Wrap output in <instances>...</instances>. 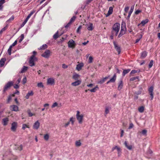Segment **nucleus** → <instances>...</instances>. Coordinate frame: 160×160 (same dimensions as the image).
<instances>
[{
	"mask_svg": "<svg viewBox=\"0 0 160 160\" xmlns=\"http://www.w3.org/2000/svg\"><path fill=\"white\" fill-rule=\"evenodd\" d=\"M120 28V24L118 23H115L112 26L111 32V34H115L117 36Z\"/></svg>",
	"mask_w": 160,
	"mask_h": 160,
	"instance_id": "1",
	"label": "nucleus"
},
{
	"mask_svg": "<svg viewBox=\"0 0 160 160\" xmlns=\"http://www.w3.org/2000/svg\"><path fill=\"white\" fill-rule=\"evenodd\" d=\"M37 60V58L34 55H32L30 57L29 61L30 66L31 67L35 66V64L34 62Z\"/></svg>",
	"mask_w": 160,
	"mask_h": 160,
	"instance_id": "2",
	"label": "nucleus"
},
{
	"mask_svg": "<svg viewBox=\"0 0 160 160\" xmlns=\"http://www.w3.org/2000/svg\"><path fill=\"white\" fill-rule=\"evenodd\" d=\"M77 113L76 115L77 119L78 121V123L81 124L82 122L83 115L82 114L80 115V112L78 111H77Z\"/></svg>",
	"mask_w": 160,
	"mask_h": 160,
	"instance_id": "3",
	"label": "nucleus"
},
{
	"mask_svg": "<svg viewBox=\"0 0 160 160\" xmlns=\"http://www.w3.org/2000/svg\"><path fill=\"white\" fill-rule=\"evenodd\" d=\"M123 25L122 24V27L121 30L119 34L118 37V38H120L122 35L124 34L125 33V31L126 30V28L125 26V25L124 26V28H123L122 26Z\"/></svg>",
	"mask_w": 160,
	"mask_h": 160,
	"instance_id": "4",
	"label": "nucleus"
},
{
	"mask_svg": "<svg viewBox=\"0 0 160 160\" xmlns=\"http://www.w3.org/2000/svg\"><path fill=\"white\" fill-rule=\"evenodd\" d=\"M13 85V83L12 82H8L5 86L3 90V92H5L8 89L10 88Z\"/></svg>",
	"mask_w": 160,
	"mask_h": 160,
	"instance_id": "5",
	"label": "nucleus"
},
{
	"mask_svg": "<svg viewBox=\"0 0 160 160\" xmlns=\"http://www.w3.org/2000/svg\"><path fill=\"white\" fill-rule=\"evenodd\" d=\"M68 46L70 48H74L76 44L72 39L70 40L68 42Z\"/></svg>",
	"mask_w": 160,
	"mask_h": 160,
	"instance_id": "6",
	"label": "nucleus"
},
{
	"mask_svg": "<svg viewBox=\"0 0 160 160\" xmlns=\"http://www.w3.org/2000/svg\"><path fill=\"white\" fill-rule=\"evenodd\" d=\"M50 55V51L47 49L45 51L42 55V56L46 58H48Z\"/></svg>",
	"mask_w": 160,
	"mask_h": 160,
	"instance_id": "7",
	"label": "nucleus"
},
{
	"mask_svg": "<svg viewBox=\"0 0 160 160\" xmlns=\"http://www.w3.org/2000/svg\"><path fill=\"white\" fill-rule=\"evenodd\" d=\"M148 92L149 93L150 96V98H151V100H152L153 98V87L152 86L148 88Z\"/></svg>",
	"mask_w": 160,
	"mask_h": 160,
	"instance_id": "8",
	"label": "nucleus"
},
{
	"mask_svg": "<svg viewBox=\"0 0 160 160\" xmlns=\"http://www.w3.org/2000/svg\"><path fill=\"white\" fill-rule=\"evenodd\" d=\"M17 123L16 122H13L12 124L11 129L12 131L15 132L17 127Z\"/></svg>",
	"mask_w": 160,
	"mask_h": 160,
	"instance_id": "9",
	"label": "nucleus"
},
{
	"mask_svg": "<svg viewBox=\"0 0 160 160\" xmlns=\"http://www.w3.org/2000/svg\"><path fill=\"white\" fill-rule=\"evenodd\" d=\"M113 44H114L115 48L117 51L118 54H119L121 52V48L117 44H116L115 41L113 42Z\"/></svg>",
	"mask_w": 160,
	"mask_h": 160,
	"instance_id": "10",
	"label": "nucleus"
},
{
	"mask_svg": "<svg viewBox=\"0 0 160 160\" xmlns=\"http://www.w3.org/2000/svg\"><path fill=\"white\" fill-rule=\"evenodd\" d=\"M47 83L48 84L52 85L54 84V80L52 78H49L47 80Z\"/></svg>",
	"mask_w": 160,
	"mask_h": 160,
	"instance_id": "11",
	"label": "nucleus"
},
{
	"mask_svg": "<svg viewBox=\"0 0 160 160\" xmlns=\"http://www.w3.org/2000/svg\"><path fill=\"white\" fill-rule=\"evenodd\" d=\"M116 79V74H115L113 77L109 81L107 82V84H108L110 82H115Z\"/></svg>",
	"mask_w": 160,
	"mask_h": 160,
	"instance_id": "12",
	"label": "nucleus"
},
{
	"mask_svg": "<svg viewBox=\"0 0 160 160\" xmlns=\"http://www.w3.org/2000/svg\"><path fill=\"white\" fill-rule=\"evenodd\" d=\"M9 119L8 118H4L2 120V124L4 126H6L8 124Z\"/></svg>",
	"mask_w": 160,
	"mask_h": 160,
	"instance_id": "13",
	"label": "nucleus"
},
{
	"mask_svg": "<svg viewBox=\"0 0 160 160\" xmlns=\"http://www.w3.org/2000/svg\"><path fill=\"white\" fill-rule=\"evenodd\" d=\"M39 126L40 123L38 122V121H37L34 124L33 128L35 129H38L39 128Z\"/></svg>",
	"mask_w": 160,
	"mask_h": 160,
	"instance_id": "14",
	"label": "nucleus"
},
{
	"mask_svg": "<svg viewBox=\"0 0 160 160\" xmlns=\"http://www.w3.org/2000/svg\"><path fill=\"white\" fill-rule=\"evenodd\" d=\"M134 8V6L133 5L131 7V8H130V10L129 11V12L128 13V15L127 18V19L128 20L129 19L130 17L131 16V15L133 11Z\"/></svg>",
	"mask_w": 160,
	"mask_h": 160,
	"instance_id": "15",
	"label": "nucleus"
},
{
	"mask_svg": "<svg viewBox=\"0 0 160 160\" xmlns=\"http://www.w3.org/2000/svg\"><path fill=\"white\" fill-rule=\"evenodd\" d=\"M76 81L72 82L71 85L72 86H76L80 85L81 82V81L80 80H76Z\"/></svg>",
	"mask_w": 160,
	"mask_h": 160,
	"instance_id": "16",
	"label": "nucleus"
},
{
	"mask_svg": "<svg viewBox=\"0 0 160 160\" xmlns=\"http://www.w3.org/2000/svg\"><path fill=\"white\" fill-rule=\"evenodd\" d=\"M6 60V58H2L0 60V67H2L4 65Z\"/></svg>",
	"mask_w": 160,
	"mask_h": 160,
	"instance_id": "17",
	"label": "nucleus"
},
{
	"mask_svg": "<svg viewBox=\"0 0 160 160\" xmlns=\"http://www.w3.org/2000/svg\"><path fill=\"white\" fill-rule=\"evenodd\" d=\"M147 132V130H143L142 132L139 131L137 133V136L138 137L139 135H140L141 134L144 135H146Z\"/></svg>",
	"mask_w": 160,
	"mask_h": 160,
	"instance_id": "18",
	"label": "nucleus"
},
{
	"mask_svg": "<svg viewBox=\"0 0 160 160\" xmlns=\"http://www.w3.org/2000/svg\"><path fill=\"white\" fill-rule=\"evenodd\" d=\"M123 85V82L122 80H120L119 83H118V90H120L122 88Z\"/></svg>",
	"mask_w": 160,
	"mask_h": 160,
	"instance_id": "19",
	"label": "nucleus"
},
{
	"mask_svg": "<svg viewBox=\"0 0 160 160\" xmlns=\"http://www.w3.org/2000/svg\"><path fill=\"white\" fill-rule=\"evenodd\" d=\"M115 149H117L118 152V154H119V153L121 152V149L120 148L118 147L117 146H115L114 147H113L112 149V151H113Z\"/></svg>",
	"mask_w": 160,
	"mask_h": 160,
	"instance_id": "20",
	"label": "nucleus"
},
{
	"mask_svg": "<svg viewBox=\"0 0 160 160\" xmlns=\"http://www.w3.org/2000/svg\"><path fill=\"white\" fill-rule=\"evenodd\" d=\"M11 107L12 108V110L13 111H17L18 110V108L16 105H12L11 106Z\"/></svg>",
	"mask_w": 160,
	"mask_h": 160,
	"instance_id": "21",
	"label": "nucleus"
},
{
	"mask_svg": "<svg viewBox=\"0 0 160 160\" xmlns=\"http://www.w3.org/2000/svg\"><path fill=\"white\" fill-rule=\"evenodd\" d=\"M131 71L130 69H124L122 74L123 77L126 74L128 73Z\"/></svg>",
	"mask_w": 160,
	"mask_h": 160,
	"instance_id": "22",
	"label": "nucleus"
},
{
	"mask_svg": "<svg viewBox=\"0 0 160 160\" xmlns=\"http://www.w3.org/2000/svg\"><path fill=\"white\" fill-rule=\"evenodd\" d=\"M33 93L32 91H31V92H28L25 96V98L27 99H28L29 98L30 96H32L33 95Z\"/></svg>",
	"mask_w": 160,
	"mask_h": 160,
	"instance_id": "23",
	"label": "nucleus"
},
{
	"mask_svg": "<svg viewBox=\"0 0 160 160\" xmlns=\"http://www.w3.org/2000/svg\"><path fill=\"white\" fill-rule=\"evenodd\" d=\"M83 66V64L82 63L80 64H78L77 65L76 69L78 71L81 70Z\"/></svg>",
	"mask_w": 160,
	"mask_h": 160,
	"instance_id": "24",
	"label": "nucleus"
},
{
	"mask_svg": "<svg viewBox=\"0 0 160 160\" xmlns=\"http://www.w3.org/2000/svg\"><path fill=\"white\" fill-rule=\"evenodd\" d=\"M113 12V8L112 7H110L109 8V10L108 11V13L106 15V17H108L110 14L112 13Z\"/></svg>",
	"mask_w": 160,
	"mask_h": 160,
	"instance_id": "25",
	"label": "nucleus"
},
{
	"mask_svg": "<svg viewBox=\"0 0 160 160\" xmlns=\"http://www.w3.org/2000/svg\"><path fill=\"white\" fill-rule=\"evenodd\" d=\"M147 52L146 51H144L142 52L141 58L142 59L144 58L147 56Z\"/></svg>",
	"mask_w": 160,
	"mask_h": 160,
	"instance_id": "26",
	"label": "nucleus"
},
{
	"mask_svg": "<svg viewBox=\"0 0 160 160\" xmlns=\"http://www.w3.org/2000/svg\"><path fill=\"white\" fill-rule=\"evenodd\" d=\"M125 147L129 150H131L132 149V145H128L127 141H125L124 143Z\"/></svg>",
	"mask_w": 160,
	"mask_h": 160,
	"instance_id": "27",
	"label": "nucleus"
},
{
	"mask_svg": "<svg viewBox=\"0 0 160 160\" xmlns=\"http://www.w3.org/2000/svg\"><path fill=\"white\" fill-rule=\"evenodd\" d=\"M89 26L87 28V29L89 31H92L93 30V24L89 22Z\"/></svg>",
	"mask_w": 160,
	"mask_h": 160,
	"instance_id": "28",
	"label": "nucleus"
},
{
	"mask_svg": "<svg viewBox=\"0 0 160 160\" xmlns=\"http://www.w3.org/2000/svg\"><path fill=\"white\" fill-rule=\"evenodd\" d=\"M98 89V86L97 85L95 87L91 89H88V90L90 91L91 92H95L96 90H97V89Z\"/></svg>",
	"mask_w": 160,
	"mask_h": 160,
	"instance_id": "29",
	"label": "nucleus"
},
{
	"mask_svg": "<svg viewBox=\"0 0 160 160\" xmlns=\"http://www.w3.org/2000/svg\"><path fill=\"white\" fill-rule=\"evenodd\" d=\"M27 69L28 67L25 66H23V68L22 69L21 71L20 72L21 73H24L27 70Z\"/></svg>",
	"mask_w": 160,
	"mask_h": 160,
	"instance_id": "30",
	"label": "nucleus"
},
{
	"mask_svg": "<svg viewBox=\"0 0 160 160\" xmlns=\"http://www.w3.org/2000/svg\"><path fill=\"white\" fill-rule=\"evenodd\" d=\"M29 18H30L29 17V16H27L26 18L25 19L24 21L23 22L22 24L21 25V27H23L25 25V24L28 21V20Z\"/></svg>",
	"mask_w": 160,
	"mask_h": 160,
	"instance_id": "31",
	"label": "nucleus"
},
{
	"mask_svg": "<svg viewBox=\"0 0 160 160\" xmlns=\"http://www.w3.org/2000/svg\"><path fill=\"white\" fill-rule=\"evenodd\" d=\"M48 47V46L46 44H44L42 46H41L40 48H39V50H44L45 49H46Z\"/></svg>",
	"mask_w": 160,
	"mask_h": 160,
	"instance_id": "32",
	"label": "nucleus"
},
{
	"mask_svg": "<svg viewBox=\"0 0 160 160\" xmlns=\"http://www.w3.org/2000/svg\"><path fill=\"white\" fill-rule=\"evenodd\" d=\"M148 22V19H146L144 20H142L141 22V24L142 26H144Z\"/></svg>",
	"mask_w": 160,
	"mask_h": 160,
	"instance_id": "33",
	"label": "nucleus"
},
{
	"mask_svg": "<svg viewBox=\"0 0 160 160\" xmlns=\"http://www.w3.org/2000/svg\"><path fill=\"white\" fill-rule=\"evenodd\" d=\"M79 77V75L78 74H74L72 77V78L75 80H78V78Z\"/></svg>",
	"mask_w": 160,
	"mask_h": 160,
	"instance_id": "34",
	"label": "nucleus"
},
{
	"mask_svg": "<svg viewBox=\"0 0 160 160\" xmlns=\"http://www.w3.org/2000/svg\"><path fill=\"white\" fill-rule=\"evenodd\" d=\"M59 36L58 35V31L53 36V38L55 39H56L59 37Z\"/></svg>",
	"mask_w": 160,
	"mask_h": 160,
	"instance_id": "35",
	"label": "nucleus"
},
{
	"mask_svg": "<svg viewBox=\"0 0 160 160\" xmlns=\"http://www.w3.org/2000/svg\"><path fill=\"white\" fill-rule=\"evenodd\" d=\"M16 150H18L20 151H21L22 149V145H20L19 146H16L15 148Z\"/></svg>",
	"mask_w": 160,
	"mask_h": 160,
	"instance_id": "36",
	"label": "nucleus"
},
{
	"mask_svg": "<svg viewBox=\"0 0 160 160\" xmlns=\"http://www.w3.org/2000/svg\"><path fill=\"white\" fill-rule=\"evenodd\" d=\"M144 108L143 106H141L139 107L138 108V111L141 112L142 113L143 112L144 110Z\"/></svg>",
	"mask_w": 160,
	"mask_h": 160,
	"instance_id": "37",
	"label": "nucleus"
},
{
	"mask_svg": "<svg viewBox=\"0 0 160 160\" xmlns=\"http://www.w3.org/2000/svg\"><path fill=\"white\" fill-rule=\"evenodd\" d=\"M142 88H140L139 90L138 91L135 92V94H137V95L141 94L142 92Z\"/></svg>",
	"mask_w": 160,
	"mask_h": 160,
	"instance_id": "38",
	"label": "nucleus"
},
{
	"mask_svg": "<svg viewBox=\"0 0 160 160\" xmlns=\"http://www.w3.org/2000/svg\"><path fill=\"white\" fill-rule=\"evenodd\" d=\"M81 145V143L80 140L77 141L75 142V145L77 147H79Z\"/></svg>",
	"mask_w": 160,
	"mask_h": 160,
	"instance_id": "39",
	"label": "nucleus"
},
{
	"mask_svg": "<svg viewBox=\"0 0 160 160\" xmlns=\"http://www.w3.org/2000/svg\"><path fill=\"white\" fill-rule=\"evenodd\" d=\"M138 76L133 77L130 78V81H134L136 79H138Z\"/></svg>",
	"mask_w": 160,
	"mask_h": 160,
	"instance_id": "40",
	"label": "nucleus"
},
{
	"mask_svg": "<svg viewBox=\"0 0 160 160\" xmlns=\"http://www.w3.org/2000/svg\"><path fill=\"white\" fill-rule=\"evenodd\" d=\"M76 18V17L75 16H73L70 19L69 22L72 23V22H73L75 20V19Z\"/></svg>",
	"mask_w": 160,
	"mask_h": 160,
	"instance_id": "41",
	"label": "nucleus"
},
{
	"mask_svg": "<svg viewBox=\"0 0 160 160\" xmlns=\"http://www.w3.org/2000/svg\"><path fill=\"white\" fill-rule=\"evenodd\" d=\"M27 113L29 117H31L33 115V114L31 112L30 109H28L27 110Z\"/></svg>",
	"mask_w": 160,
	"mask_h": 160,
	"instance_id": "42",
	"label": "nucleus"
},
{
	"mask_svg": "<svg viewBox=\"0 0 160 160\" xmlns=\"http://www.w3.org/2000/svg\"><path fill=\"white\" fill-rule=\"evenodd\" d=\"M153 63V61L152 60H151L149 64V68H151L152 66Z\"/></svg>",
	"mask_w": 160,
	"mask_h": 160,
	"instance_id": "43",
	"label": "nucleus"
},
{
	"mask_svg": "<svg viewBox=\"0 0 160 160\" xmlns=\"http://www.w3.org/2000/svg\"><path fill=\"white\" fill-rule=\"evenodd\" d=\"M49 138V136L48 134H46L44 135V139L46 141H47L48 140Z\"/></svg>",
	"mask_w": 160,
	"mask_h": 160,
	"instance_id": "44",
	"label": "nucleus"
},
{
	"mask_svg": "<svg viewBox=\"0 0 160 160\" xmlns=\"http://www.w3.org/2000/svg\"><path fill=\"white\" fill-rule=\"evenodd\" d=\"M21 38L19 40V42H21L24 38V35L23 34H22L20 36Z\"/></svg>",
	"mask_w": 160,
	"mask_h": 160,
	"instance_id": "45",
	"label": "nucleus"
},
{
	"mask_svg": "<svg viewBox=\"0 0 160 160\" xmlns=\"http://www.w3.org/2000/svg\"><path fill=\"white\" fill-rule=\"evenodd\" d=\"M37 86L39 88H43L44 86L42 82H39L38 83Z\"/></svg>",
	"mask_w": 160,
	"mask_h": 160,
	"instance_id": "46",
	"label": "nucleus"
},
{
	"mask_svg": "<svg viewBox=\"0 0 160 160\" xmlns=\"http://www.w3.org/2000/svg\"><path fill=\"white\" fill-rule=\"evenodd\" d=\"M138 72V71L136 70H132L130 73L131 75L132 74H135L137 73Z\"/></svg>",
	"mask_w": 160,
	"mask_h": 160,
	"instance_id": "47",
	"label": "nucleus"
},
{
	"mask_svg": "<svg viewBox=\"0 0 160 160\" xmlns=\"http://www.w3.org/2000/svg\"><path fill=\"white\" fill-rule=\"evenodd\" d=\"M27 82V78L26 77H25L22 80V84H25Z\"/></svg>",
	"mask_w": 160,
	"mask_h": 160,
	"instance_id": "48",
	"label": "nucleus"
},
{
	"mask_svg": "<svg viewBox=\"0 0 160 160\" xmlns=\"http://www.w3.org/2000/svg\"><path fill=\"white\" fill-rule=\"evenodd\" d=\"M105 80L103 78L102 79H101L98 82V83L100 84H102L104 83L105 82Z\"/></svg>",
	"mask_w": 160,
	"mask_h": 160,
	"instance_id": "49",
	"label": "nucleus"
},
{
	"mask_svg": "<svg viewBox=\"0 0 160 160\" xmlns=\"http://www.w3.org/2000/svg\"><path fill=\"white\" fill-rule=\"evenodd\" d=\"M93 60V58L92 57L90 56L88 59V62L89 63H91L92 62Z\"/></svg>",
	"mask_w": 160,
	"mask_h": 160,
	"instance_id": "50",
	"label": "nucleus"
},
{
	"mask_svg": "<svg viewBox=\"0 0 160 160\" xmlns=\"http://www.w3.org/2000/svg\"><path fill=\"white\" fill-rule=\"evenodd\" d=\"M11 99H12L11 96L9 95L8 96V99L7 100V103H9V102L10 101V100H11Z\"/></svg>",
	"mask_w": 160,
	"mask_h": 160,
	"instance_id": "51",
	"label": "nucleus"
},
{
	"mask_svg": "<svg viewBox=\"0 0 160 160\" xmlns=\"http://www.w3.org/2000/svg\"><path fill=\"white\" fill-rule=\"evenodd\" d=\"M26 128H29V127L26 124H23L22 128V129L24 130Z\"/></svg>",
	"mask_w": 160,
	"mask_h": 160,
	"instance_id": "52",
	"label": "nucleus"
},
{
	"mask_svg": "<svg viewBox=\"0 0 160 160\" xmlns=\"http://www.w3.org/2000/svg\"><path fill=\"white\" fill-rule=\"evenodd\" d=\"M82 28V26L81 25H80L79 26V27H78V29L77 30V32L78 33H80V30L81 29V28Z\"/></svg>",
	"mask_w": 160,
	"mask_h": 160,
	"instance_id": "53",
	"label": "nucleus"
},
{
	"mask_svg": "<svg viewBox=\"0 0 160 160\" xmlns=\"http://www.w3.org/2000/svg\"><path fill=\"white\" fill-rule=\"evenodd\" d=\"M58 105V104L57 102H55L53 103L52 105V108H53L57 106Z\"/></svg>",
	"mask_w": 160,
	"mask_h": 160,
	"instance_id": "54",
	"label": "nucleus"
},
{
	"mask_svg": "<svg viewBox=\"0 0 160 160\" xmlns=\"http://www.w3.org/2000/svg\"><path fill=\"white\" fill-rule=\"evenodd\" d=\"M134 126L133 124L132 123H130L129 124V127L128 128V129H130L133 128Z\"/></svg>",
	"mask_w": 160,
	"mask_h": 160,
	"instance_id": "55",
	"label": "nucleus"
},
{
	"mask_svg": "<svg viewBox=\"0 0 160 160\" xmlns=\"http://www.w3.org/2000/svg\"><path fill=\"white\" fill-rule=\"evenodd\" d=\"M109 112V110L108 108H106L105 112V115L108 113Z\"/></svg>",
	"mask_w": 160,
	"mask_h": 160,
	"instance_id": "56",
	"label": "nucleus"
},
{
	"mask_svg": "<svg viewBox=\"0 0 160 160\" xmlns=\"http://www.w3.org/2000/svg\"><path fill=\"white\" fill-rule=\"evenodd\" d=\"M129 7H127L125 8L124 11H125V12H126V13H127L128 12L129 10Z\"/></svg>",
	"mask_w": 160,
	"mask_h": 160,
	"instance_id": "57",
	"label": "nucleus"
},
{
	"mask_svg": "<svg viewBox=\"0 0 160 160\" xmlns=\"http://www.w3.org/2000/svg\"><path fill=\"white\" fill-rule=\"evenodd\" d=\"M71 23L69 22L65 26V27L66 28H68L70 26V25H71Z\"/></svg>",
	"mask_w": 160,
	"mask_h": 160,
	"instance_id": "58",
	"label": "nucleus"
},
{
	"mask_svg": "<svg viewBox=\"0 0 160 160\" xmlns=\"http://www.w3.org/2000/svg\"><path fill=\"white\" fill-rule=\"evenodd\" d=\"M141 12V11L138 10H136L135 11V14H136V15H138L139 13Z\"/></svg>",
	"mask_w": 160,
	"mask_h": 160,
	"instance_id": "59",
	"label": "nucleus"
},
{
	"mask_svg": "<svg viewBox=\"0 0 160 160\" xmlns=\"http://www.w3.org/2000/svg\"><path fill=\"white\" fill-rule=\"evenodd\" d=\"M14 19V17L13 16H12L9 20H8L7 21H10L13 20Z\"/></svg>",
	"mask_w": 160,
	"mask_h": 160,
	"instance_id": "60",
	"label": "nucleus"
},
{
	"mask_svg": "<svg viewBox=\"0 0 160 160\" xmlns=\"http://www.w3.org/2000/svg\"><path fill=\"white\" fill-rule=\"evenodd\" d=\"M73 117H72L70 118V121H71L72 122V125H73L74 124V121L73 120Z\"/></svg>",
	"mask_w": 160,
	"mask_h": 160,
	"instance_id": "61",
	"label": "nucleus"
},
{
	"mask_svg": "<svg viewBox=\"0 0 160 160\" xmlns=\"http://www.w3.org/2000/svg\"><path fill=\"white\" fill-rule=\"evenodd\" d=\"M11 50L12 49L8 48V52L9 55H10L11 54Z\"/></svg>",
	"mask_w": 160,
	"mask_h": 160,
	"instance_id": "62",
	"label": "nucleus"
},
{
	"mask_svg": "<svg viewBox=\"0 0 160 160\" xmlns=\"http://www.w3.org/2000/svg\"><path fill=\"white\" fill-rule=\"evenodd\" d=\"M34 12L33 11H32L31 12H30V13L28 15V16H29V18L31 17V15H32V14Z\"/></svg>",
	"mask_w": 160,
	"mask_h": 160,
	"instance_id": "63",
	"label": "nucleus"
},
{
	"mask_svg": "<svg viewBox=\"0 0 160 160\" xmlns=\"http://www.w3.org/2000/svg\"><path fill=\"white\" fill-rule=\"evenodd\" d=\"M62 67L63 68H68V66L66 65L65 64H63Z\"/></svg>",
	"mask_w": 160,
	"mask_h": 160,
	"instance_id": "64",
	"label": "nucleus"
}]
</instances>
